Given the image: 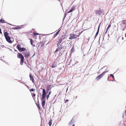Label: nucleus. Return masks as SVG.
Wrapping results in <instances>:
<instances>
[{
  "label": "nucleus",
  "mask_w": 126,
  "mask_h": 126,
  "mask_svg": "<svg viewBox=\"0 0 126 126\" xmlns=\"http://www.w3.org/2000/svg\"><path fill=\"white\" fill-rule=\"evenodd\" d=\"M108 30H106V31L105 32H104L103 34V36H104H104L105 35L106 33L107 32Z\"/></svg>",
  "instance_id": "nucleus-39"
},
{
  "label": "nucleus",
  "mask_w": 126,
  "mask_h": 126,
  "mask_svg": "<svg viewBox=\"0 0 126 126\" xmlns=\"http://www.w3.org/2000/svg\"><path fill=\"white\" fill-rule=\"evenodd\" d=\"M0 23H6V22H5V21L2 19H0Z\"/></svg>",
  "instance_id": "nucleus-23"
},
{
  "label": "nucleus",
  "mask_w": 126,
  "mask_h": 126,
  "mask_svg": "<svg viewBox=\"0 0 126 126\" xmlns=\"http://www.w3.org/2000/svg\"><path fill=\"white\" fill-rule=\"evenodd\" d=\"M36 94L35 93H33L32 94V97H35Z\"/></svg>",
  "instance_id": "nucleus-40"
},
{
  "label": "nucleus",
  "mask_w": 126,
  "mask_h": 126,
  "mask_svg": "<svg viewBox=\"0 0 126 126\" xmlns=\"http://www.w3.org/2000/svg\"><path fill=\"white\" fill-rule=\"evenodd\" d=\"M25 85L27 87H28V86H27V85L26 84H25Z\"/></svg>",
  "instance_id": "nucleus-62"
},
{
  "label": "nucleus",
  "mask_w": 126,
  "mask_h": 126,
  "mask_svg": "<svg viewBox=\"0 0 126 126\" xmlns=\"http://www.w3.org/2000/svg\"><path fill=\"white\" fill-rule=\"evenodd\" d=\"M107 68L105 70V71H104L103 72H104L105 73V74L106 73H107V72H108V70H107Z\"/></svg>",
  "instance_id": "nucleus-43"
},
{
  "label": "nucleus",
  "mask_w": 126,
  "mask_h": 126,
  "mask_svg": "<svg viewBox=\"0 0 126 126\" xmlns=\"http://www.w3.org/2000/svg\"><path fill=\"white\" fill-rule=\"evenodd\" d=\"M61 27L60 28L58 29V31H60V30H61Z\"/></svg>",
  "instance_id": "nucleus-58"
},
{
  "label": "nucleus",
  "mask_w": 126,
  "mask_h": 126,
  "mask_svg": "<svg viewBox=\"0 0 126 126\" xmlns=\"http://www.w3.org/2000/svg\"><path fill=\"white\" fill-rule=\"evenodd\" d=\"M126 20H124L122 21V24H126Z\"/></svg>",
  "instance_id": "nucleus-37"
},
{
  "label": "nucleus",
  "mask_w": 126,
  "mask_h": 126,
  "mask_svg": "<svg viewBox=\"0 0 126 126\" xmlns=\"http://www.w3.org/2000/svg\"><path fill=\"white\" fill-rule=\"evenodd\" d=\"M52 120L51 119H50L48 122V125L49 126H51L52 125Z\"/></svg>",
  "instance_id": "nucleus-20"
},
{
  "label": "nucleus",
  "mask_w": 126,
  "mask_h": 126,
  "mask_svg": "<svg viewBox=\"0 0 126 126\" xmlns=\"http://www.w3.org/2000/svg\"><path fill=\"white\" fill-rule=\"evenodd\" d=\"M6 23L7 24H8V25H10L13 26H16V25H12L10 23H8V22H6Z\"/></svg>",
  "instance_id": "nucleus-35"
},
{
  "label": "nucleus",
  "mask_w": 126,
  "mask_h": 126,
  "mask_svg": "<svg viewBox=\"0 0 126 126\" xmlns=\"http://www.w3.org/2000/svg\"><path fill=\"white\" fill-rule=\"evenodd\" d=\"M75 51V48L74 47V45L72 46V48L71 49V53H72V52H73L74 51Z\"/></svg>",
  "instance_id": "nucleus-27"
},
{
  "label": "nucleus",
  "mask_w": 126,
  "mask_h": 126,
  "mask_svg": "<svg viewBox=\"0 0 126 126\" xmlns=\"http://www.w3.org/2000/svg\"><path fill=\"white\" fill-rule=\"evenodd\" d=\"M39 95L40 97L41 96V93H39V92H38V94L37 95V99H38V97Z\"/></svg>",
  "instance_id": "nucleus-31"
},
{
  "label": "nucleus",
  "mask_w": 126,
  "mask_h": 126,
  "mask_svg": "<svg viewBox=\"0 0 126 126\" xmlns=\"http://www.w3.org/2000/svg\"><path fill=\"white\" fill-rule=\"evenodd\" d=\"M95 14L96 15H100V13L99 11H96V12L95 13Z\"/></svg>",
  "instance_id": "nucleus-30"
},
{
  "label": "nucleus",
  "mask_w": 126,
  "mask_h": 126,
  "mask_svg": "<svg viewBox=\"0 0 126 126\" xmlns=\"http://www.w3.org/2000/svg\"><path fill=\"white\" fill-rule=\"evenodd\" d=\"M60 43H59V42H58V43L57 44V47H58L60 45Z\"/></svg>",
  "instance_id": "nucleus-47"
},
{
  "label": "nucleus",
  "mask_w": 126,
  "mask_h": 126,
  "mask_svg": "<svg viewBox=\"0 0 126 126\" xmlns=\"http://www.w3.org/2000/svg\"><path fill=\"white\" fill-rule=\"evenodd\" d=\"M82 32V31L80 33L79 32V34L78 35L74 34H73L72 35L71 34H70V37L69 38V39L70 40H72L73 39H74L76 38L77 37H79V36Z\"/></svg>",
  "instance_id": "nucleus-5"
},
{
  "label": "nucleus",
  "mask_w": 126,
  "mask_h": 126,
  "mask_svg": "<svg viewBox=\"0 0 126 126\" xmlns=\"http://www.w3.org/2000/svg\"><path fill=\"white\" fill-rule=\"evenodd\" d=\"M37 100H38V101H37L38 103H36V102H35V104H36V105L37 107H38L39 110V111H40V107L39 105V100H38V99H37Z\"/></svg>",
  "instance_id": "nucleus-14"
},
{
  "label": "nucleus",
  "mask_w": 126,
  "mask_h": 126,
  "mask_svg": "<svg viewBox=\"0 0 126 126\" xmlns=\"http://www.w3.org/2000/svg\"><path fill=\"white\" fill-rule=\"evenodd\" d=\"M46 97H47V100L49 97V95L48 94L46 95Z\"/></svg>",
  "instance_id": "nucleus-42"
},
{
  "label": "nucleus",
  "mask_w": 126,
  "mask_h": 126,
  "mask_svg": "<svg viewBox=\"0 0 126 126\" xmlns=\"http://www.w3.org/2000/svg\"><path fill=\"white\" fill-rule=\"evenodd\" d=\"M29 77L30 80H32L33 83H34V80L33 76L31 75V74L30 73L29 75Z\"/></svg>",
  "instance_id": "nucleus-11"
},
{
  "label": "nucleus",
  "mask_w": 126,
  "mask_h": 126,
  "mask_svg": "<svg viewBox=\"0 0 126 126\" xmlns=\"http://www.w3.org/2000/svg\"><path fill=\"white\" fill-rule=\"evenodd\" d=\"M17 56L18 58L20 59V64L22 65L24 62V57L22 54L20 53H17Z\"/></svg>",
  "instance_id": "nucleus-3"
},
{
  "label": "nucleus",
  "mask_w": 126,
  "mask_h": 126,
  "mask_svg": "<svg viewBox=\"0 0 126 126\" xmlns=\"http://www.w3.org/2000/svg\"><path fill=\"white\" fill-rule=\"evenodd\" d=\"M64 51H63V52H62V53L60 55H59V56L57 57V58H59V56L60 57V56L62 55V54L64 52Z\"/></svg>",
  "instance_id": "nucleus-46"
},
{
  "label": "nucleus",
  "mask_w": 126,
  "mask_h": 126,
  "mask_svg": "<svg viewBox=\"0 0 126 126\" xmlns=\"http://www.w3.org/2000/svg\"><path fill=\"white\" fill-rule=\"evenodd\" d=\"M21 28H22V27H23V25H21Z\"/></svg>",
  "instance_id": "nucleus-64"
},
{
  "label": "nucleus",
  "mask_w": 126,
  "mask_h": 126,
  "mask_svg": "<svg viewBox=\"0 0 126 126\" xmlns=\"http://www.w3.org/2000/svg\"><path fill=\"white\" fill-rule=\"evenodd\" d=\"M42 97L41 96L40 97V98H41V101H43V100H45V99L46 97V95L45 94V93H44L43 92V93H42Z\"/></svg>",
  "instance_id": "nucleus-8"
},
{
  "label": "nucleus",
  "mask_w": 126,
  "mask_h": 126,
  "mask_svg": "<svg viewBox=\"0 0 126 126\" xmlns=\"http://www.w3.org/2000/svg\"><path fill=\"white\" fill-rule=\"evenodd\" d=\"M41 105L42 106V108L44 109L45 108V104L46 101L45 100H44L42 101Z\"/></svg>",
  "instance_id": "nucleus-13"
},
{
  "label": "nucleus",
  "mask_w": 126,
  "mask_h": 126,
  "mask_svg": "<svg viewBox=\"0 0 126 126\" xmlns=\"http://www.w3.org/2000/svg\"><path fill=\"white\" fill-rule=\"evenodd\" d=\"M64 38H62L61 37H60V38L59 39V41H58V42H59V43H61L62 41V40H64V39H63Z\"/></svg>",
  "instance_id": "nucleus-21"
},
{
  "label": "nucleus",
  "mask_w": 126,
  "mask_h": 126,
  "mask_svg": "<svg viewBox=\"0 0 126 126\" xmlns=\"http://www.w3.org/2000/svg\"><path fill=\"white\" fill-rule=\"evenodd\" d=\"M41 89H42L43 90L42 93H43H43H45V94L46 96L47 94L49 92L48 91H49L46 90V91L45 89L43 88H41L39 89V91H40Z\"/></svg>",
  "instance_id": "nucleus-7"
},
{
  "label": "nucleus",
  "mask_w": 126,
  "mask_h": 126,
  "mask_svg": "<svg viewBox=\"0 0 126 126\" xmlns=\"http://www.w3.org/2000/svg\"><path fill=\"white\" fill-rule=\"evenodd\" d=\"M101 78V77L99 76V75H98L96 78L95 79L96 80H99Z\"/></svg>",
  "instance_id": "nucleus-25"
},
{
  "label": "nucleus",
  "mask_w": 126,
  "mask_h": 126,
  "mask_svg": "<svg viewBox=\"0 0 126 126\" xmlns=\"http://www.w3.org/2000/svg\"><path fill=\"white\" fill-rule=\"evenodd\" d=\"M57 66V65L56 64H52V65L51 66V67L52 68H53Z\"/></svg>",
  "instance_id": "nucleus-28"
},
{
  "label": "nucleus",
  "mask_w": 126,
  "mask_h": 126,
  "mask_svg": "<svg viewBox=\"0 0 126 126\" xmlns=\"http://www.w3.org/2000/svg\"><path fill=\"white\" fill-rule=\"evenodd\" d=\"M16 48L20 52H22L25 51L26 48L24 47H21L20 45L19 44H17L16 46Z\"/></svg>",
  "instance_id": "nucleus-4"
},
{
  "label": "nucleus",
  "mask_w": 126,
  "mask_h": 126,
  "mask_svg": "<svg viewBox=\"0 0 126 126\" xmlns=\"http://www.w3.org/2000/svg\"><path fill=\"white\" fill-rule=\"evenodd\" d=\"M69 101V100L67 99H66L65 100V103H66V102H67V101Z\"/></svg>",
  "instance_id": "nucleus-52"
},
{
  "label": "nucleus",
  "mask_w": 126,
  "mask_h": 126,
  "mask_svg": "<svg viewBox=\"0 0 126 126\" xmlns=\"http://www.w3.org/2000/svg\"><path fill=\"white\" fill-rule=\"evenodd\" d=\"M99 29H97V31L96 32H97V33H98L99 32Z\"/></svg>",
  "instance_id": "nucleus-53"
},
{
  "label": "nucleus",
  "mask_w": 126,
  "mask_h": 126,
  "mask_svg": "<svg viewBox=\"0 0 126 126\" xmlns=\"http://www.w3.org/2000/svg\"><path fill=\"white\" fill-rule=\"evenodd\" d=\"M98 33H97V32H96V34H95V35H96L97 36V35H98Z\"/></svg>",
  "instance_id": "nucleus-61"
},
{
  "label": "nucleus",
  "mask_w": 126,
  "mask_h": 126,
  "mask_svg": "<svg viewBox=\"0 0 126 126\" xmlns=\"http://www.w3.org/2000/svg\"><path fill=\"white\" fill-rule=\"evenodd\" d=\"M68 35V33L67 32H65V33L63 35H62L61 37L62 38H63V39H65L66 38V37H67Z\"/></svg>",
  "instance_id": "nucleus-10"
},
{
  "label": "nucleus",
  "mask_w": 126,
  "mask_h": 126,
  "mask_svg": "<svg viewBox=\"0 0 126 126\" xmlns=\"http://www.w3.org/2000/svg\"><path fill=\"white\" fill-rule=\"evenodd\" d=\"M43 42H41L40 41V43H38V44H37V46L38 47H39V45H41V43Z\"/></svg>",
  "instance_id": "nucleus-32"
},
{
  "label": "nucleus",
  "mask_w": 126,
  "mask_h": 126,
  "mask_svg": "<svg viewBox=\"0 0 126 126\" xmlns=\"http://www.w3.org/2000/svg\"><path fill=\"white\" fill-rule=\"evenodd\" d=\"M35 89H30V92H34L35 91Z\"/></svg>",
  "instance_id": "nucleus-33"
},
{
  "label": "nucleus",
  "mask_w": 126,
  "mask_h": 126,
  "mask_svg": "<svg viewBox=\"0 0 126 126\" xmlns=\"http://www.w3.org/2000/svg\"><path fill=\"white\" fill-rule=\"evenodd\" d=\"M24 62V63L25 64H26V65L27 64V63H26V61H25Z\"/></svg>",
  "instance_id": "nucleus-60"
},
{
  "label": "nucleus",
  "mask_w": 126,
  "mask_h": 126,
  "mask_svg": "<svg viewBox=\"0 0 126 126\" xmlns=\"http://www.w3.org/2000/svg\"><path fill=\"white\" fill-rule=\"evenodd\" d=\"M17 56L18 58L20 59V64L22 65L24 62V57L22 54L20 53H17Z\"/></svg>",
  "instance_id": "nucleus-2"
},
{
  "label": "nucleus",
  "mask_w": 126,
  "mask_h": 126,
  "mask_svg": "<svg viewBox=\"0 0 126 126\" xmlns=\"http://www.w3.org/2000/svg\"><path fill=\"white\" fill-rule=\"evenodd\" d=\"M97 36V35H95V36L94 37V39H95L96 38Z\"/></svg>",
  "instance_id": "nucleus-57"
},
{
  "label": "nucleus",
  "mask_w": 126,
  "mask_h": 126,
  "mask_svg": "<svg viewBox=\"0 0 126 126\" xmlns=\"http://www.w3.org/2000/svg\"><path fill=\"white\" fill-rule=\"evenodd\" d=\"M35 52H34V54H33V55L32 56V57H31V58H32L35 55Z\"/></svg>",
  "instance_id": "nucleus-50"
},
{
  "label": "nucleus",
  "mask_w": 126,
  "mask_h": 126,
  "mask_svg": "<svg viewBox=\"0 0 126 126\" xmlns=\"http://www.w3.org/2000/svg\"><path fill=\"white\" fill-rule=\"evenodd\" d=\"M90 37H89L87 39L89 41V40H90Z\"/></svg>",
  "instance_id": "nucleus-56"
},
{
  "label": "nucleus",
  "mask_w": 126,
  "mask_h": 126,
  "mask_svg": "<svg viewBox=\"0 0 126 126\" xmlns=\"http://www.w3.org/2000/svg\"><path fill=\"white\" fill-rule=\"evenodd\" d=\"M63 43H62L60 44V47H59V49H60V50H61V49H64V47L63 46V45H62L63 44Z\"/></svg>",
  "instance_id": "nucleus-15"
},
{
  "label": "nucleus",
  "mask_w": 126,
  "mask_h": 126,
  "mask_svg": "<svg viewBox=\"0 0 126 126\" xmlns=\"http://www.w3.org/2000/svg\"><path fill=\"white\" fill-rule=\"evenodd\" d=\"M52 87V86L51 85H48L46 87V90L49 91L51 89Z\"/></svg>",
  "instance_id": "nucleus-9"
},
{
  "label": "nucleus",
  "mask_w": 126,
  "mask_h": 126,
  "mask_svg": "<svg viewBox=\"0 0 126 126\" xmlns=\"http://www.w3.org/2000/svg\"><path fill=\"white\" fill-rule=\"evenodd\" d=\"M30 53L29 52H28L27 51L25 52L24 54V56L26 59L28 58L30 56Z\"/></svg>",
  "instance_id": "nucleus-6"
},
{
  "label": "nucleus",
  "mask_w": 126,
  "mask_h": 126,
  "mask_svg": "<svg viewBox=\"0 0 126 126\" xmlns=\"http://www.w3.org/2000/svg\"><path fill=\"white\" fill-rule=\"evenodd\" d=\"M51 91H49L48 93V94L50 95L51 94Z\"/></svg>",
  "instance_id": "nucleus-49"
},
{
  "label": "nucleus",
  "mask_w": 126,
  "mask_h": 126,
  "mask_svg": "<svg viewBox=\"0 0 126 126\" xmlns=\"http://www.w3.org/2000/svg\"><path fill=\"white\" fill-rule=\"evenodd\" d=\"M111 24H109L108 25V27H107V30H108L109 29L110 27V26H111Z\"/></svg>",
  "instance_id": "nucleus-41"
},
{
  "label": "nucleus",
  "mask_w": 126,
  "mask_h": 126,
  "mask_svg": "<svg viewBox=\"0 0 126 126\" xmlns=\"http://www.w3.org/2000/svg\"><path fill=\"white\" fill-rule=\"evenodd\" d=\"M74 121V120L72 118L71 120L70 121V122L69 123V125H72L73 123V122Z\"/></svg>",
  "instance_id": "nucleus-24"
},
{
  "label": "nucleus",
  "mask_w": 126,
  "mask_h": 126,
  "mask_svg": "<svg viewBox=\"0 0 126 126\" xmlns=\"http://www.w3.org/2000/svg\"><path fill=\"white\" fill-rule=\"evenodd\" d=\"M101 24V23H100L99 24V25L98 26L97 29H99V28H100V26Z\"/></svg>",
  "instance_id": "nucleus-48"
},
{
  "label": "nucleus",
  "mask_w": 126,
  "mask_h": 126,
  "mask_svg": "<svg viewBox=\"0 0 126 126\" xmlns=\"http://www.w3.org/2000/svg\"><path fill=\"white\" fill-rule=\"evenodd\" d=\"M0 33L1 34L2 33V32L1 31V29L0 28Z\"/></svg>",
  "instance_id": "nucleus-55"
},
{
  "label": "nucleus",
  "mask_w": 126,
  "mask_h": 126,
  "mask_svg": "<svg viewBox=\"0 0 126 126\" xmlns=\"http://www.w3.org/2000/svg\"><path fill=\"white\" fill-rule=\"evenodd\" d=\"M30 40L31 44L32 46H33V47L35 46L34 45H33V43L34 42V41L32 39L30 38Z\"/></svg>",
  "instance_id": "nucleus-18"
},
{
  "label": "nucleus",
  "mask_w": 126,
  "mask_h": 126,
  "mask_svg": "<svg viewBox=\"0 0 126 126\" xmlns=\"http://www.w3.org/2000/svg\"><path fill=\"white\" fill-rule=\"evenodd\" d=\"M99 11L100 12V14H101L103 13V11L102 10H99Z\"/></svg>",
  "instance_id": "nucleus-45"
},
{
  "label": "nucleus",
  "mask_w": 126,
  "mask_h": 126,
  "mask_svg": "<svg viewBox=\"0 0 126 126\" xmlns=\"http://www.w3.org/2000/svg\"><path fill=\"white\" fill-rule=\"evenodd\" d=\"M59 32L60 31H58L53 35V38H55V37L58 34Z\"/></svg>",
  "instance_id": "nucleus-17"
},
{
  "label": "nucleus",
  "mask_w": 126,
  "mask_h": 126,
  "mask_svg": "<svg viewBox=\"0 0 126 126\" xmlns=\"http://www.w3.org/2000/svg\"><path fill=\"white\" fill-rule=\"evenodd\" d=\"M39 34V33L37 32H33V36H34L37 35H38Z\"/></svg>",
  "instance_id": "nucleus-29"
},
{
  "label": "nucleus",
  "mask_w": 126,
  "mask_h": 126,
  "mask_svg": "<svg viewBox=\"0 0 126 126\" xmlns=\"http://www.w3.org/2000/svg\"><path fill=\"white\" fill-rule=\"evenodd\" d=\"M105 73L104 72H103L100 74L99 75V76L101 78L103 77V76L105 75Z\"/></svg>",
  "instance_id": "nucleus-26"
},
{
  "label": "nucleus",
  "mask_w": 126,
  "mask_h": 126,
  "mask_svg": "<svg viewBox=\"0 0 126 126\" xmlns=\"http://www.w3.org/2000/svg\"><path fill=\"white\" fill-rule=\"evenodd\" d=\"M21 27H14V28H12V30H18L21 29Z\"/></svg>",
  "instance_id": "nucleus-16"
},
{
  "label": "nucleus",
  "mask_w": 126,
  "mask_h": 126,
  "mask_svg": "<svg viewBox=\"0 0 126 126\" xmlns=\"http://www.w3.org/2000/svg\"><path fill=\"white\" fill-rule=\"evenodd\" d=\"M66 16V13H65L64 14V17H63V23L64 20V19H65V18Z\"/></svg>",
  "instance_id": "nucleus-36"
},
{
  "label": "nucleus",
  "mask_w": 126,
  "mask_h": 126,
  "mask_svg": "<svg viewBox=\"0 0 126 126\" xmlns=\"http://www.w3.org/2000/svg\"><path fill=\"white\" fill-rule=\"evenodd\" d=\"M33 97V99L34 101H35V102L36 101V100H35V97Z\"/></svg>",
  "instance_id": "nucleus-54"
},
{
  "label": "nucleus",
  "mask_w": 126,
  "mask_h": 126,
  "mask_svg": "<svg viewBox=\"0 0 126 126\" xmlns=\"http://www.w3.org/2000/svg\"><path fill=\"white\" fill-rule=\"evenodd\" d=\"M110 76L111 77L112 79H113V80H112L111 81H115V79L114 78V76L112 74H110Z\"/></svg>",
  "instance_id": "nucleus-22"
},
{
  "label": "nucleus",
  "mask_w": 126,
  "mask_h": 126,
  "mask_svg": "<svg viewBox=\"0 0 126 126\" xmlns=\"http://www.w3.org/2000/svg\"><path fill=\"white\" fill-rule=\"evenodd\" d=\"M60 50V49H59V47L57 48L55 50V53H56L57 52H58L59 50Z\"/></svg>",
  "instance_id": "nucleus-34"
},
{
  "label": "nucleus",
  "mask_w": 126,
  "mask_h": 126,
  "mask_svg": "<svg viewBox=\"0 0 126 126\" xmlns=\"http://www.w3.org/2000/svg\"><path fill=\"white\" fill-rule=\"evenodd\" d=\"M124 113H122V117L123 118L124 117Z\"/></svg>",
  "instance_id": "nucleus-51"
},
{
  "label": "nucleus",
  "mask_w": 126,
  "mask_h": 126,
  "mask_svg": "<svg viewBox=\"0 0 126 126\" xmlns=\"http://www.w3.org/2000/svg\"><path fill=\"white\" fill-rule=\"evenodd\" d=\"M4 35L6 41L10 43H12L14 41V39L12 38L11 39L9 35V33L7 32H5L4 33Z\"/></svg>",
  "instance_id": "nucleus-1"
},
{
  "label": "nucleus",
  "mask_w": 126,
  "mask_h": 126,
  "mask_svg": "<svg viewBox=\"0 0 126 126\" xmlns=\"http://www.w3.org/2000/svg\"><path fill=\"white\" fill-rule=\"evenodd\" d=\"M41 35L42 36H43L44 35H43V34H41Z\"/></svg>",
  "instance_id": "nucleus-63"
},
{
  "label": "nucleus",
  "mask_w": 126,
  "mask_h": 126,
  "mask_svg": "<svg viewBox=\"0 0 126 126\" xmlns=\"http://www.w3.org/2000/svg\"><path fill=\"white\" fill-rule=\"evenodd\" d=\"M26 61H27V63H28L26 65L28 67L30 68V67H31L30 64V63H29V61H28V60H27V59Z\"/></svg>",
  "instance_id": "nucleus-19"
},
{
  "label": "nucleus",
  "mask_w": 126,
  "mask_h": 126,
  "mask_svg": "<svg viewBox=\"0 0 126 126\" xmlns=\"http://www.w3.org/2000/svg\"><path fill=\"white\" fill-rule=\"evenodd\" d=\"M64 56L63 57H61L60 58V59L61 60L62 62L64 59Z\"/></svg>",
  "instance_id": "nucleus-38"
},
{
  "label": "nucleus",
  "mask_w": 126,
  "mask_h": 126,
  "mask_svg": "<svg viewBox=\"0 0 126 126\" xmlns=\"http://www.w3.org/2000/svg\"><path fill=\"white\" fill-rule=\"evenodd\" d=\"M42 43V42L41 43V47H43L44 46V45L45 44V43Z\"/></svg>",
  "instance_id": "nucleus-44"
},
{
  "label": "nucleus",
  "mask_w": 126,
  "mask_h": 126,
  "mask_svg": "<svg viewBox=\"0 0 126 126\" xmlns=\"http://www.w3.org/2000/svg\"><path fill=\"white\" fill-rule=\"evenodd\" d=\"M14 51H16V52H18V50H16V49H14Z\"/></svg>",
  "instance_id": "nucleus-59"
},
{
  "label": "nucleus",
  "mask_w": 126,
  "mask_h": 126,
  "mask_svg": "<svg viewBox=\"0 0 126 126\" xmlns=\"http://www.w3.org/2000/svg\"><path fill=\"white\" fill-rule=\"evenodd\" d=\"M75 7V6L74 5L72 6L71 7V9L67 13H71V12H72V11L74 10Z\"/></svg>",
  "instance_id": "nucleus-12"
}]
</instances>
